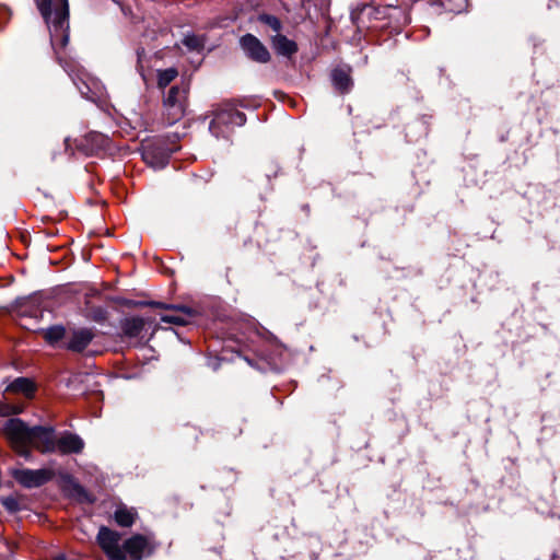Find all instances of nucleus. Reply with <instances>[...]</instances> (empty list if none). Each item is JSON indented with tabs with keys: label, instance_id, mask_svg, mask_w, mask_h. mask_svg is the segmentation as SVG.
I'll return each mask as SVG.
<instances>
[{
	"label": "nucleus",
	"instance_id": "f257e3e1",
	"mask_svg": "<svg viewBox=\"0 0 560 560\" xmlns=\"http://www.w3.org/2000/svg\"><path fill=\"white\" fill-rule=\"evenodd\" d=\"M37 5L49 28L52 49L81 95L92 102L102 98L105 88L100 80L63 60L62 50L69 40L68 0H38Z\"/></svg>",
	"mask_w": 560,
	"mask_h": 560
},
{
	"label": "nucleus",
	"instance_id": "f03ea898",
	"mask_svg": "<svg viewBox=\"0 0 560 560\" xmlns=\"http://www.w3.org/2000/svg\"><path fill=\"white\" fill-rule=\"evenodd\" d=\"M3 433L12 448L21 456L28 457L30 450L40 453L80 454L84 448V441L77 434L63 432L58 439L54 435L51 427H28L19 418L9 419Z\"/></svg>",
	"mask_w": 560,
	"mask_h": 560
},
{
	"label": "nucleus",
	"instance_id": "7ed1b4c3",
	"mask_svg": "<svg viewBox=\"0 0 560 560\" xmlns=\"http://www.w3.org/2000/svg\"><path fill=\"white\" fill-rule=\"evenodd\" d=\"M189 85L182 82L172 86L163 100L164 116L168 125L180 120L187 108Z\"/></svg>",
	"mask_w": 560,
	"mask_h": 560
},
{
	"label": "nucleus",
	"instance_id": "20e7f679",
	"mask_svg": "<svg viewBox=\"0 0 560 560\" xmlns=\"http://www.w3.org/2000/svg\"><path fill=\"white\" fill-rule=\"evenodd\" d=\"M246 117L232 106H225L218 110L210 122L209 129L217 138L226 137L234 126H243Z\"/></svg>",
	"mask_w": 560,
	"mask_h": 560
},
{
	"label": "nucleus",
	"instance_id": "39448f33",
	"mask_svg": "<svg viewBox=\"0 0 560 560\" xmlns=\"http://www.w3.org/2000/svg\"><path fill=\"white\" fill-rule=\"evenodd\" d=\"M97 542L109 560H124L121 536L119 533L103 526L98 530Z\"/></svg>",
	"mask_w": 560,
	"mask_h": 560
},
{
	"label": "nucleus",
	"instance_id": "423d86ee",
	"mask_svg": "<svg viewBox=\"0 0 560 560\" xmlns=\"http://www.w3.org/2000/svg\"><path fill=\"white\" fill-rule=\"evenodd\" d=\"M12 477L25 488H36L50 481L55 472L48 468L42 469H13L11 472Z\"/></svg>",
	"mask_w": 560,
	"mask_h": 560
},
{
	"label": "nucleus",
	"instance_id": "0eeeda50",
	"mask_svg": "<svg viewBox=\"0 0 560 560\" xmlns=\"http://www.w3.org/2000/svg\"><path fill=\"white\" fill-rule=\"evenodd\" d=\"M241 47L246 56L252 60L266 63L270 60V54L262 43L252 34L244 35L241 40Z\"/></svg>",
	"mask_w": 560,
	"mask_h": 560
},
{
	"label": "nucleus",
	"instance_id": "6e6552de",
	"mask_svg": "<svg viewBox=\"0 0 560 560\" xmlns=\"http://www.w3.org/2000/svg\"><path fill=\"white\" fill-rule=\"evenodd\" d=\"M166 310L168 312L161 316V322L166 324L186 326L191 324L197 316L195 310L186 306H166Z\"/></svg>",
	"mask_w": 560,
	"mask_h": 560
},
{
	"label": "nucleus",
	"instance_id": "1a4fd4ad",
	"mask_svg": "<svg viewBox=\"0 0 560 560\" xmlns=\"http://www.w3.org/2000/svg\"><path fill=\"white\" fill-rule=\"evenodd\" d=\"M94 338V332L90 328L74 329L67 336L66 347L67 349L81 352L83 351Z\"/></svg>",
	"mask_w": 560,
	"mask_h": 560
},
{
	"label": "nucleus",
	"instance_id": "9d476101",
	"mask_svg": "<svg viewBox=\"0 0 560 560\" xmlns=\"http://www.w3.org/2000/svg\"><path fill=\"white\" fill-rule=\"evenodd\" d=\"M331 80L335 89L341 93H347L352 86L349 68H337L331 73Z\"/></svg>",
	"mask_w": 560,
	"mask_h": 560
},
{
	"label": "nucleus",
	"instance_id": "9b49d317",
	"mask_svg": "<svg viewBox=\"0 0 560 560\" xmlns=\"http://www.w3.org/2000/svg\"><path fill=\"white\" fill-rule=\"evenodd\" d=\"M7 390L21 393L25 397L31 398L35 393V385L26 377H18L7 387Z\"/></svg>",
	"mask_w": 560,
	"mask_h": 560
},
{
	"label": "nucleus",
	"instance_id": "f8f14e48",
	"mask_svg": "<svg viewBox=\"0 0 560 560\" xmlns=\"http://www.w3.org/2000/svg\"><path fill=\"white\" fill-rule=\"evenodd\" d=\"M273 46L280 55L288 57L298 50L296 44L293 40H290L285 36L279 34L273 38Z\"/></svg>",
	"mask_w": 560,
	"mask_h": 560
},
{
	"label": "nucleus",
	"instance_id": "ddd939ff",
	"mask_svg": "<svg viewBox=\"0 0 560 560\" xmlns=\"http://www.w3.org/2000/svg\"><path fill=\"white\" fill-rule=\"evenodd\" d=\"M115 521L119 526L130 527L136 520L137 512L133 509H128L126 506H119L115 511Z\"/></svg>",
	"mask_w": 560,
	"mask_h": 560
},
{
	"label": "nucleus",
	"instance_id": "4468645a",
	"mask_svg": "<svg viewBox=\"0 0 560 560\" xmlns=\"http://www.w3.org/2000/svg\"><path fill=\"white\" fill-rule=\"evenodd\" d=\"M144 328V322L143 319L139 317H132L129 319H126L124 323L122 329L124 332L129 337H137Z\"/></svg>",
	"mask_w": 560,
	"mask_h": 560
},
{
	"label": "nucleus",
	"instance_id": "2eb2a0df",
	"mask_svg": "<svg viewBox=\"0 0 560 560\" xmlns=\"http://www.w3.org/2000/svg\"><path fill=\"white\" fill-rule=\"evenodd\" d=\"M178 75V71L175 68H168L165 70L158 71V86L160 89L166 88L171 82H173Z\"/></svg>",
	"mask_w": 560,
	"mask_h": 560
},
{
	"label": "nucleus",
	"instance_id": "dca6fc26",
	"mask_svg": "<svg viewBox=\"0 0 560 560\" xmlns=\"http://www.w3.org/2000/svg\"><path fill=\"white\" fill-rule=\"evenodd\" d=\"M66 329L62 326H52L45 330L44 337L45 339L54 345L60 341L62 338H67Z\"/></svg>",
	"mask_w": 560,
	"mask_h": 560
},
{
	"label": "nucleus",
	"instance_id": "f3484780",
	"mask_svg": "<svg viewBox=\"0 0 560 560\" xmlns=\"http://www.w3.org/2000/svg\"><path fill=\"white\" fill-rule=\"evenodd\" d=\"M184 45L190 50H200L203 48V39L196 35H187L184 38Z\"/></svg>",
	"mask_w": 560,
	"mask_h": 560
},
{
	"label": "nucleus",
	"instance_id": "a211bd4d",
	"mask_svg": "<svg viewBox=\"0 0 560 560\" xmlns=\"http://www.w3.org/2000/svg\"><path fill=\"white\" fill-rule=\"evenodd\" d=\"M0 502L3 505V508L10 513H14L20 510L19 499L13 495L3 497L0 499Z\"/></svg>",
	"mask_w": 560,
	"mask_h": 560
},
{
	"label": "nucleus",
	"instance_id": "6ab92c4d",
	"mask_svg": "<svg viewBox=\"0 0 560 560\" xmlns=\"http://www.w3.org/2000/svg\"><path fill=\"white\" fill-rule=\"evenodd\" d=\"M259 20L277 33L281 30V22L273 15L262 14Z\"/></svg>",
	"mask_w": 560,
	"mask_h": 560
},
{
	"label": "nucleus",
	"instance_id": "aec40b11",
	"mask_svg": "<svg viewBox=\"0 0 560 560\" xmlns=\"http://www.w3.org/2000/svg\"><path fill=\"white\" fill-rule=\"evenodd\" d=\"M93 137L96 138L97 144L101 148H104L107 143V138L103 136L102 133H95Z\"/></svg>",
	"mask_w": 560,
	"mask_h": 560
}]
</instances>
